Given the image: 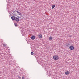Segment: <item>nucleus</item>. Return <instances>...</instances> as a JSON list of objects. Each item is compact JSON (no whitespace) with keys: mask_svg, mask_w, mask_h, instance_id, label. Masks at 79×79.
Masks as SVG:
<instances>
[{"mask_svg":"<svg viewBox=\"0 0 79 79\" xmlns=\"http://www.w3.org/2000/svg\"><path fill=\"white\" fill-rule=\"evenodd\" d=\"M12 15L13 16H14L15 17L19 16L18 15H20V16H22L21 13L17 11V10H15L12 13Z\"/></svg>","mask_w":79,"mask_h":79,"instance_id":"obj_1","label":"nucleus"},{"mask_svg":"<svg viewBox=\"0 0 79 79\" xmlns=\"http://www.w3.org/2000/svg\"><path fill=\"white\" fill-rule=\"evenodd\" d=\"M22 15H20L19 16H18L17 17H16L15 18V21H16L17 22H18L19 21V18H21V16Z\"/></svg>","mask_w":79,"mask_h":79,"instance_id":"obj_2","label":"nucleus"},{"mask_svg":"<svg viewBox=\"0 0 79 79\" xmlns=\"http://www.w3.org/2000/svg\"><path fill=\"white\" fill-rule=\"evenodd\" d=\"M53 59L55 60H56L59 59V57H58V56L56 55H55L53 56Z\"/></svg>","mask_w":79,"mask_h":79,"instance_id":"obj_3","label":"nucleus"},{"mask_svg":"<svg viewBox=\"0 0 79 79\" xmlns=\"http://www.w3.org/2000/svg\"><path fill=\"white\" fill-rule=\"evenodd\" d=\"M69 48L71 50H73L74 49V47L73 46H70L69 47Z\"/></svg>","mask_w":79,"mask_h":79,"instance_id":"obj_4","label":"nucleus"},{"mask_svg":"<svg viewBox=\"0 0 79 79\" xmlns=\"http://www.w3.org/2000/svg\"><path fill=\"white\" fill-rule=\"evenodd\" d=\"M15 18H16V17H15L13 15V16H12L11 17V18L12 20H13V21L15 20Z\"/></svg>","mask_w":79,"mask_h":79,"instance_id":"obj_5","label":"nucleus"},{"mask_svg":"<svg viewBox=\"0 0 79 79\" xmlns=\"http://www.w3.org/2000/svg\"><path fill=\"white\" fill-rule=\"evenodd\" d=\"M69 73H70L68 71H67V72H65V74L66 75H68V74H69Z\"/></svg>","mask_w":79,"mask_h":79,"instance_id":"obj_6","label":"nucleus"},{"mask_svg":"<svg viewBox=\"0 0 79 79\" xmlns=\"http://www.w3.org/2000/svg\"><path fill=\"white\" fill-rule=\"evenodd\" d=\"M70 45L71 44H70L67 43L66 44V47H69V46H70Z\"/></svg>","mask_w":79,"mask_h":79,"instance_id":"obj_7","label":"nucleus"},{"mask_svg":"<svg viewBox=\"0 0 79 79\" xmlns=\"http://www.w3.org/2000/svg\"><path fill=\"white\" fill-rule=\"evenodd\" d=\"M35 38V37L34 36H32L31 37V39L32 40H34Z\"/></svg>","mask_w":79,"mask_h":79,"instance_id":"obj_8","label":"nucleus"},{"mask_svg":"<svg viewBox=\"0 0 79 79\" xmlns=\"http://www.w3.org/2000/svg\"><path fill=\"white\" fill-rule=\"evenodd\" d=\"M39 38H40V39H41V38H42V35L41 34H40L39 35Z\"/></svg>","mask_w":79,"mask_h":79,"instance_id":"obj_9","label":"nucleus"},{"mask_svg":"<svg viewBox=\"0 0 79 79\" xmlns=\"http://www.w3.org/2000/svg\"><path fill=\"white\" fill-rule=\"evenodd\" d=\"M55 5H53L52 6V9H53V8H55Z\"/></svg>","mask_w":79,"mask_h":79,"instance_id":"obj_10","label":"nucleus"},{"mask_svg":"<svg viewBox=\"0 0 79 79\" xmlns=\"http://www.w3.org/2000/svg\"><path fill=\"white\" fill-rule=\"evenodd\" d=\"M49 40H52V39H53V37H50L49 38Z\"/></svg>","mask_w":79,"mask_h":79,"instance_id":"obj_11","label":"nucleus"},{"mask_svg":"<svg viewBox=\"0 0 79 79\" xmlns=\"http://www.w3.org/2000/svg\"><path fill=\"white\" fill-rule=\"evenodd\" d=\"M6 45H7L6 44H3V46H4V47H6Z\"/></svg>","mask_w":79,"mask_h":79,"instance_id":"obj_12","label":"nucleus"},{"mask_svg":"<svg viewBox=\"0 0 79 79\" xmlns=\"http://www.w3.org/2000/svg\"><path fill=\"white\" fill-rule=\"evenodd\" d=\"M14 25L15 26H17V24L16 23H14Z\"/></svg>","mask_w":79,"mask_h":79,"instance_id":"obj_13","label":"nucleus"},{"mask_svg":"<svg viewBox=\"0 0 79 79\" xmlns=\"http://www.w3.org/2000/svg\"><path fill=\"white\" fill-rule=\"evenodd\" d=\"M31 55H33L34 54V53L33 52H31Z\"/></svg>","mask_w":79,"mask_h":79,"instance_id":"obj_14","label":"nucleus"},{"mask_svg":"<svg viewBox=\"0 0 79 79\" xmlns=\"http://www.w3.org/2000/svg\"><path fill=\"white\" fill-rule=\"evenodd\" d=\"M18 78H19V79H21V77H20L18 76Z\"/></svg>","mask_w":79,"mask_h":79,"instance_id":"obj_15","label":"nucleus"},{"mask_svg":"<svg viewBox=\"0 0 79 79\" xmlns=\"http://www.w3.org/2000/svg\"><path fill=\"white\" fill-rule=\"evenodd\" d=\"M22 79H24V77L23 76L22 77Z\"/></svg>","mask_w":79,"mask_h":79,"instance_id":"obj_16","label":"nucleus"},{"mask_svg":"<svg viewBox=\"0 0 79 79\" xmlns=\"http://www.w3.org/2000/svg\"><path fill=\"white\" fill-rule=\"evenodd\" d=\"M10 16H12V15H11V14H10Z\"/></svg>","mask_w":79,"mask_h":79,"instance_id":"obj_17","label":"nucleus"},{"mask_svg":"<svg viewBox=\"0 0 79 79\" xmlns=\"http://www.w3.org/2000/svg\"><path fill=\"white\" fill-rule=\"evenodd\" d=\"M70 37H71V36H70Z\"/></svg>","mask_w":79,"mask_h":79,"instance_id":"obj_18","label":"nucleus"}]
</instances>
